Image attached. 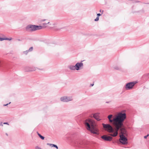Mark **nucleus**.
Here are the masks:
<instances>
[{"instance_id": "34", "label": "nucleus", "mask_w": 149, "mask_h": 149, "mask_svg": "<svg viewBox=\"0 0 149 149\" xmlns=\"http://www.w3.org/2000/svg\"><path fill=\"white\" fill-rule=\"evenodd\" d=\"M0 126H3V125L2 122L0 123Z\"/></svg>"}, {"instance_id": "30", "label": "nucleus", "mask_w": 149, "mask_h": 149, "mask_svg": "<svg viewBox=\"0 0 149 149\" xmlns=\"http://www.w3.org/2000/svg\"><path fill=\"white\" fill-rule=\"evenodd\" d=\"M37 133L38 136L40 137L41 135L40 133H39L38 132H37Z\"/></svg>"}, {"instance_id": "4", "label": "nucleus", "mask_w": 149, "mask_h": 149, "mask_svg": "<svg viewBox=\"0 0 149 149\" xmlns=\"http://www.w3.org/2000/svg\"><path fill=\"white\" fill-rule=\"evenodd\" d=\"M41 27L38 25L29 24L27 25L25 28V30L28 32H33L38 30Z\"/></svg>"}, {"instance_id": "32", "label": "nucleus", "mask_w": 149, "mask_h": 149, "mask_svg": "<svg viewBox=\"0 0 149 149\" xmlns=\"http://www.w3.org/2000/svg\"><path fill=\"white\" fill-rule=\"evenodd\" d=\"M140 2V1H134V2L138 3V2Z\"/></svg>"}, {"instance_id": "33", "label": "nucleus", "mask_w": 149, "mask_h": 149, "mask_svg": "<svg viewBox=\"0 0 149 149\" xmlns=\"http://www.w3.org/2000/svg\"><path fill=\"white\" fill-rule=\"evenodd\" d=\"M94 85V83H93V84H90V86H93Z\"/></svg>"}, {"instance_id": "22", "label": "nucleus", "mask_w": 149, "mask_h": 149, "mask_svg": "<svg viewBox=\"0 0 149 149\" xmlns=\"http://www.w3.org/2000/svg\"><path fill=\"white\" fill-rule=\"evenodd\" d=\"M29 52V51H28V50H27L25 51H24V53L26 55Z\"/></svg>"}, {"instance_id": "16", "label": "nucleus", "mask_w": 149, "mask_h": 149, "mask_svg": "<svg viewBox=\"0 0 149 149\" xmlns=\"http://www.w3.org/2000/svg\"><path fill=\"white\" fill-rule=\"evenodd\" d=\"M51 147H54L57 149H58V146L54 144H52V145Z\"/></svg>"}, {"instance_id": "9", "label": "nucleus", "mask_w": 149, "mask_h": 149, "mask_svg": "<svg viewBox=\"0 0 149 149\" xmlns=\"http://www.w3.org/2000/svg\"><path fill=\"white\" fill-rule=\"evenodd\" d=\"M60 100L62 102H67L71 101L72 99L70 97L64 96L61 97L60 98Z\"/></svg>"}, {"instance_id": "10", "label": "nucleus", "mask_w": 149, "mask_h": 149, "mask_svg": "<svg viewBox=\"0 0 149 149\" xmlns=\"http://www.w3.org/2000/svg\"><path fill=\"white\" fill-rule=\"evenodd\" d=\"M35 68L32 67L26 66L24 68V70L25 72H32L35 71Z\"/></svg>"}, {"instance_id": "6", "label": "nucleus", "mask_w": 149, "mask_h": 149, "mask_svg": "<svg viewBox=\"0 0 149 149\" xmlns=\"http://www.w3.org/2000/svg\"><path fill=\"white\" fill-rule=\"evenodd\" d=\"M120 137L119 141L122 144L126 145L128 144L127 139L123 134L120 135Z\"/></svg>"}, {"instance_id": "5", "label": "nucleus", "mask_w": 149, "mask_h": 149, "mask_svg": "<svg viewBox=\"0 0 149 149\" xmlns=\"http://www.w3.org/2000/svg\"><path fill=\"white\" fill-rule=\"evenodd\" d=\"M138 83L136 81L130 82L126 84L125 88L126 90H130L132 89L136 84Z\"/></svg>"}, {"instance_id": "3", "label": "nucleus", "mask_w": 149, "mask_h": 149, "mask_svg": "<svg viewBox=\"0 0 149 149\" xmlns=\"http://www.w3.org/2000/svg\"><path fill=\"white\" fill-rule=\"evenodd\" d=\"M84 123L86 129L90 131L91 133L95 134H98V129L94 121L88 118L84 121Z\"/></svg>"}, {"instance_id": "18", "label": "nucleus", "mask_w": 149, "mask_h": 149, "mask_svg": "<svg viewBox=\"0 0 149 149\" xmlns=\"http://www.w3.org/2000/svg\"><path fill=\"white\" fill-rule=\"evenodd\" d=\"M38 26H40V27H41L39 29V30L41 29L42 28H44L46 27V26L45 25H43V26L38 25Z\"/></svg>"}, {"instance_id": "40", "label": "nucleus", "mask_w": 149, "mask_h": 149, "mask_svg": "<svg viewBox=\"0 0 149 149\" xmlns=\"http://www.w3.org/2000/svg\"><path fill=\"white\" fill-rule=\"evenodd\" d=\"M139 11H136L135 12H136V13H139Z\"/></svg>"}, {"instance_id": "36", "label": "nucleus", "mask_w": 149, "mask_h": 149, "mask_svg": "<svg viewBox=\"0 0 149 149\" xmlns=\"http://www.w3.org/2000/svg\"><path fill=\"white\" fill-rule=\"evenodd\" d=\"M17 40L19 41H21L22 40H20L19 39H17Z\"/></svg>"}, {"instance_id": "41", "label": "nucleus", "mask_w": 149, "mask_h": 149, "mask_svg": "<svg viewBox=\"0 0 149 149\" xmlns=\"http://www.w3.org/2000/svg\"><path fill=\"white\" fill-rule=\"evenodd\" d=\"M106 103H109V102H106Z\"/></svg>"}, {"instance_id": "27", "label": "nucleus", "mask_w": 149, "mask_h": 149, "mask_svg": "<svg viewBox=\"0 0 149 149\" xmlns=\"http://www.w3.org/2000/svg\"><path fill=\"white\" fill-rule=\"evenodd\" d=\"M65 28V27H62L60 28H58L57 29V30H61V29H62Z\"/></svg>"}, {"instance_id": "2", "label": "nucleus", "mask_w": 149, "mask_h": 149, "mask_svg": "<svg viewBox=\"0 0 149 149\" xmlns=\"http://www.w3.org/2000/svg\"><path fill=\"white\" fill-rule=\"evenodd\" d=\"M68 139L74 147L78 148H86L88 149H96L97 145L89 143L87 144L82 141L77 139L74 137V135H71L68 137Z\"/></svg>"}, {"instance_id": "39", "label": "nucleus", "mask_w": 149, "mask_h": 149, "mask_svg": "<svg viewBox=\"0 0 149 149\" xmlns=\"http://www.w3.org/2000/svg\"><path fill=\"white\" fill-rule=\"evenodd\" d=\"M102 12V10L101 9H100V12Z\"/></svg>"}, {"instance_id": "38", "label": "nucleus", "mask_w": 149, "mask_h": 149, "mask_svg": "<svg viewBox=\"0 0 149 149\" xmlns=\"http://www.w3.org/2000/svg\"><path fill=\"white\" fill-rule=\"evenodd\" d=\"M144 74H149V73Z\"/></svg>"}, {"instance_id": "21", "label": "nucleus", "mask_w": 149, "mask_h": 149, "mask_svg": "<svg viewBox=\"0 0 149 149\" xmlns=\"http://www.w3.org/2000/svg\"><path fill=\"white\" fill-rule=\"evenodd\" d=\"M4 40V37H0V41H2Z\"/></svg>"}, {"instance_id": "28", "label": "nucleus", "mask_w": 149, "mask_h": 149, "mask_svg": "<svg viewBox=\"0 0 149 149\" xmlns=\"http://www.w3.org/2000/svg\"><path fill=\"white\" fill-rule=\"evenodd\" d=\"M11 102H10L9 103L7 104H3V106H7L8 104H10Z\"/></svg>"}, {"instance_id": "24", "label": "nucleus", "mask_w": 149, "mask_h": 149, "mask_svg": "<svg viewBox=\"0 0 149 149\" xmlns=\"http://www.w3.org/2000/svg\"><path fill=\"white\" fill-rule=\"evenodd\" d=\"M35 149H42L41 148L39 147L38 146H36L35 147Z\"/></svg>"}, {"instance_id": "11", "label": "nucleus", "mask_w": 149, "mask_h": 149, "mask_svg": "<svg viewBox=\"0 0 149 149\" xmlns=\"http://www.w3.org/2000/svg\"><path fill=\"white\" fill-rule=\"evenodd\" d=\"M105 141H110L112 139V138L109 136H103L101 137Z\"/></svg>"}, {"instance_id": "19", "label": "nucleus", "mask_w": 149, "mask_h": 149, "mask_svg": "<svg viewBox=\"0 0 149 149\" xmlns=\"http://www.w3.org/2000/svg\"><path fill=\"white\" fill-rule=\"evenodd\" d=\"M33 47H31L29 49L28 51L29 52H31L33 51Z\"/></svg>"}, {"instance_id": "8", "label": "nucleus", "mask_w": 149, "mask_h": 149, "mask_svg": "<svg viewBox=\"0 0 149 149\" xmlns=\"http://www.w3.org/2000/svg\"><path fill=\"white\" fill-rule=\"evenodd\" d=\"M84 61H81L80 62H77L75 65L76 70H79L82 69L83 66L82 62Z\"/></svg>"}, {"instance_id": "12", "label": "nucleus", "mask_w": 149, "mask_h": 149, "mask_svg": "<svg viewBox=\"0 0 149 149\" xmlns=\"http://www.w3.org/2000/svg\"><path fill=\"white\" fill-rule=\"evenodd\" d=\"M93 117L97 120L99 121L100 120V119L98 114L97 113H94L93 115Z\"/></svg>"}, {"instance_id": "1", "label": "nucleus", "mask_w": 149, "mask_h": 149, "mask_svg": "<svg viewBox=\"0 0 149 149\" xmlns=\"http://www.w3.org/2000/svg\"><path fill=\"white\" fill-rule=\"evenodd\" d=\"M126 118V114L125 113H120L115 118L112 114H110L107 116L109 121L112 123L114 126L116 131L111 136L115 137L118 134V131L124 126L123 121Z\"/></svg>"}, {"instance_id": "26", "label": "nucleus", "mask_w": 149, "mask_h": 149, "mask_svg": "<svg viewBox=\"0 0 149 149\" xmlns=\"http://www.w3.org/2000/svg\"><path fill=\"white\" fill-rule=\"evenodd\" d=\"M47 145H49V146H50L52 147V144H51V143H47Z\"/></svg>"}, {"instance_id": "23", "label": "nucleus", "mask_w": 149, "mask_h": 149, "mask_svg": "<svg viewBox=\"0 0 149 149\" xmlns=\"http://www.w3.org/2000/svg\"><path fill=\"white\" fill-rule=\"evenodd\" d=\"M39 137L42 140H44L45 138V137L42 135H41Z\"/></svg>"}, {"instance_id": "17", "label": "nucleus", "mask_w": 149, "mask_h": 149, "mask_svg": "<svg viewBox=\"0 0 149 149\" xmlns=\"http://www.w3.org/2000/svg\"><path fill=\"white\" fill-rule=\"evenodd\" d=\"M103 11H104L103 10H102V13L101 14H100V13H97V17H99L100 16H101L103 14Z\"/></svg>"}, {"instance_id": "20", "label": "nucleus", "mask_w": 149, "mask_h": 149, "mask_svg": "<svg viewBox=\"0 0 149 149\" xmlns=\"http://www.w3.org/2000/svg\"><path fill=\"white\" fill-rule=\"evenodd\" d=\"M99 17H97L95 19L94 21L96 22H97V21H98L99 20Z\"/></svg>"}, {"instance_id": "31", "label": "nucleus", "mask_w": 149, "mask_h": 149, "mask_svg": "<svg viewBox=\"0 0 149 149\" xmlns=\"http://www.w3.org/2000/svg\"><path fill=\"white\" fill-rule=\"evenodd\" d=\"M49 23V22H48L47 23H43V25H46L47 24H48Z\"/></svg>"}, {"instance_id": "37", "label": "nucleus", "mask_w": 149, "mask_h": 149, "mask_svg": "<svg viewBox=\"0 0 149 149\" xmlns=\"http://www.w3.org/2000/svg\"><path fill=\"white\" fill-rule=\"evenodd\" d=\"M144 4H149V3H144Z\"/></svg>"}, {"instance_id": "7", "label": "nucleus", "mask_w": 149, "mask_h": 149, "mask_svg": "<svg viewBox=\"0 0 149 149\" xmlns=\"http://www.w3.org/2000/svg\"><path fill=\"white\" fill-rule=\"evenodd\" d=\"M102 125L103 127L106 129L109 132L112 133L113 132V127L110 125L109 124L102 123Z\"/></svg>"}, {"instance_id": "42", "label": "nucleus", "mask_w": 149, "mask_h": 149, "mask_svg": "<svg viewBox=\"0 0 149 149\" xmlns=\"http://www.w3.org/2000/svg\"><path fill=\"white\" fill-rule=\"evenodd\" d=\"M41 70H43V69H41Z\"/></svg>"}, {"instance_id": "35", "label": "nucleus", "mask_w": 149, "mask_h": 149, "mask_svg": "<svg viewBox=\"0 0 149 149\" xmlns=\"http://www.w3.org/2000/svg\"><path fill=\"white\" fill-rule=\"evenodd\" d=\"M45 20H46L45 19H42L41 20V21L42 22H44V21H45Z\"/></svg>"}, {"instance_id": "14", "label": "nucleus", "mask_w": 149, "mask_h": 149, "mask_svg": "<svg viewBox=\"0 0 149 149\" xmlns=\"http://www.w3.org/2000/svg\"><path fill=\"white\" fill-rule=\"evenodd\" d=\"M113 68L114 69L118 70H121V68L120 67H119L117 66H114L113 67Z\"/></svg>"}, {"instance_id": "13", "label": "nucleus", "mask_w": 149, "mask_h": 149, "mask_svg": "<svg viewBox=\"0 0 149 149\" xmlns=\"http://www.w3.org/2000/svg\"><path fill=\"white\" fill-rule=\"evenodd\" d=\"M68 68L71 70H76V67L75 65H69L68 66Z\"/></svg>"}, {"instance_id": "15", "label": "nucleus", "mask_w": 149, "mask_h": 149, "mask_svg": "<svg viewBox=\"0 0 149 149\" xmlns=\"http://www.w3.org/2000/svg\"><path fill=\"white\" fill-rule=\"evenodd\" d=\"M13 38H8L7 37H4V40H11Z\"/></svg>"}, {"instance_id": "25", "label": "nucleus", "mask_w": 149, "mask_h": 149, "mask_svg": "<svg viewBox=\"0 0 149 149\" xmlns=\"http://www.w3.org/2000/svg\"><path fill=\"white\" fill-rule=\"evenodd\" d=\"M149 136V134H148L144 136V138L145 139H146L147 138V137Z\"/></svg>"}, {"instance_id": "29", "label": "nucleus", "mask_w": 149, "mask_h": 149, "mask_svg": "<svg viewBox=\"0 0 149 149\" xmlns=\"http://www.w3.org/2000/svg\"><path fill=\"white\" fill-rule=\"evenodd\" d=\"M3 124H6V125H9V123L8 122H4L3 123Z\"/></svg>"}, {"instance_id": "43", "label": "nucleus", "mask_w": 149, "mask_h": 149, "mask_svg": "<svg viewBox=\"0 0 149 149\" xmlns=\"http://www.w3.org/2000/svg\"><path fill=\"white\" fill-rule=\"evenodd\" d=\"M6 135H8V134H6Z\"/></svg>"}]
</instances>
